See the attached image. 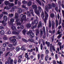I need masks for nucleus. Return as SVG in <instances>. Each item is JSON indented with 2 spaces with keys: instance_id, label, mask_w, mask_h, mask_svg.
<instances>
[{
  "instance_id": "obj_16",
  "label": "nucleus",
  "mask_w": 64,
  "mask_h": 64,
  "mask_svg": "<svg viewBox=\"0 0 64 64\" xmlns=\"http://www.w3.org/2000/svg\"><path fill=\"white\" fill-rule=\"evenodd\" d=\"M36 36H38V34H39V30L37 29L36 30Z\"/></svg>"
},
{
  "instance_id": "obj_30",
  "label": "nucleus",
  "mask_w": 64,
  "mask_h": 64,
  "mask_svg": "<svg viewBox=\"0 0 64 64\" xmlns=\"http://www.w3.org/2000/svg\"><path fill=\"white\" fill-rule=\"evenodd\" d=\"M48 9H50L52 8V5L51 4H48Z\"/></svg>"
},
{
  "instance_id": "obj_5",
  "label": "nucleus",
  "mask_w": 64,
  "mask_h": 64,
  "mask_svg": "<svg viewBox=\"0 0 64 64\" xmlns=\"http://www.w3.org/2000/svg\"><path fill=\"white\" fill-rule=\"evenodd\" d=\"M28 35H30V38H33L35 36L34 35V34L33 32H32L31 30H30L27 34Z\"/></svg>"
},
{
  "instance_id": "obj_2",
  "label": "nucleus",
  "mask_w": 64,
  "mask_h": 64,
  "mask_svg": "<svg viewBox=\"0 0 64 64\" xmlns=\"http://www.w3.org/2000/svg\"><path fill=\"white\" fill-rule=\"evenodd\" d=\"M20 18L21 19L22 22H23V21H27L26 15H23V14H22L20 15Z\"/></svg>"
},
{
  "instance_id": "obj_31",
  "label": "nucleus",
  "mask_w": 64,
  "mask_h": 64,
  "mask_svg": "<svg viewBox=\"0 0 64 64\" xmlns=\"http://www.w3.org/2000/svg\"><path fill=\"white\" fill-rule=\"evenodd\" d=\"M13 5H14V4L13 3H11L10 2V4L8 5L10 8L11 7H12V6H13Z\"/></svg>"
},
{
  "instance_id": "obj_46",
  "label": "nucleus",
  "mask_w": 64,
  "mask_h": 64,
  "mask_svg": "<svg viewBox=\"0 0 64 64\" xmlns=\"http://www.w3.org/2000/svg\"><path fill=\"white\" fill-rule=\"evenodd\" d=\"M14 62V64H17V60L15 59L14 61H13Z\"/></svg>"
},
{
  "instance_id": "obj_23",
  "label": "nucleus",
  "mask_w": 64,
  "mask_h": 64,
  "mask_svg": "<svg viewBox=\"0 0 64 64\" xmlns=\"http://www.w3.org/2000/svg\"><path fill=\"white\" fill-rule=\"evenodd\" d=\"M42 25V23H41V21H40L38 26V28H40V27H41Z\"/></svg>"
},
{
  "instance_id": "obj_63",
  "label": "nucleus",
  "mask_w": 64,
  "mask_h": 64,
  "mask_svg": "<svg viewBox=\"0 0 64 64\" xmlns=\"http://www.w3.org/2000/svg\"><path fill=\"white\" fill-rule=\"evenodd\" d=\"M21 29H24V26L23 25H21L20 26Z\"/></svg>"
},
{
  "instance_id": "obj_33",
  "label": "nucleus",
  "mask_w": 64,
  "mask_h": 64,
  "mask_svg": "<svg viewBox=\"0 0 64 64\" xmlns=\"http://www.w3.org/2000/svg\"><path fill=\"white\" fill-rule=\"evenodd\" d=\"M22 40L23 42H26V43H27V42H28V41L27 40H26L23 38H22Z\"/></svg>"
},
{
  "instance_id": "obj_12",
  "label": "nucleus",
  "mask_w": 64,
  "mask_h": 64,
  "mask_svg": "<svg viewBox=\"0 0 64 64\" xmlns=\"http://www.w3.org/2000/svg\"><path fill=\"white\" fill-rule=\"evenodd\" d=\"M4 20L5 22H6L7 20V17L6 16H4L3 17Z\"/></svg>"
},
{
  "instance_id": "obj_58",
  "label": "nucleus",
  "mask_w": 64,
  "mask_h": 64,
  "mask_svg": "<svg viewBox=\"0 0 64 64\" xmlns=\"http://www.w3.org/2000/svg\"><path fill=\"white\" fill-rule=\"evenodd\" d=\"M36 27H37V26L36 25L33 26L32 27V29H34V28H36Z\"/></svg>"
},
{
  "instance_id": "obj_43",
  "label": "nucleus",
  "mask_w": 64,
  "mask_h": 64,
  "mask_svg": "<svg viewBox=\"0 0 64 64\" xmlns=\"http://www.w3.org/2000/svg\"><path fill=\"white\" fill-rule=\"evenodd\" d=\"M62 22V19H61V18H60V20H59V25H60L61 24Z\"/></svg>"
},
{
  "instance_id": "obj_42",
  "label": "nucleus",
  "mask_w": 64,
  "mask_h": 64,
  "mask_svg": "<svg viewBox=\"0 0 64 64\" xmlns=\"http://www.w3.org/2000/svg\"><path fill=\"white\" fill-rule=\"evenodd\" d=\"M24 48H25V45H23L22 46L20 49L21 50H23V49H24Z\"/></svg>"
},
{
  "instance_id": "obj_13",
  "label": "nucleus",
  "mask_w": 64,
  "mask_h": 64,
  "mask_svg": "<svg viewBox=\"0 0 64 64\" xmlns=\"http://www.w3.org/2000/svg\"><path fill=\"white\" fill-rule=\"evenodd\" d=\"M41 16L42 18V19H44V16H45V15L44 14V12H42L41 13Z\"/></svg>"
},
{
  "instance_id": "obj_45",
  "label": "nucleus",
  "mask_w": 64,
  "mask_h": 64,
  "mask_svg": "<svg viewBox=\"0 0 64 64\" xmlns=\"http://www.w3.org/2000/svg\"><path fill=\"white\" fill-rule=\"evenodd\" d=\"M10 53V52H6V54L5 56H6V57H7V56H8V55H9V54Z\"/></svg>"
},
{
  "instance_id": "obj_10",
  "label": "nucleus",
  "mask_w": 64,
  "mask_h": 64,
  "mask_svg": "<svg viewBox=\"0 0 64 64\" xmlns=\"http://www.w3.org/2000/svg\"><path fill=\"white\" fill-rule=\"evenodd\" d=\"M58 44L59 45V46L60 47V50H62V43L59 42L58 43Z\"/></svg>"
},
{
  "instance_id": "obj_7",
  "label": "nucleus",
  "mask_w": 64,
  "mask_h": 64,
  "mask_svg": "<svg viewBox=\"0 0 64 64\" xmlns=\"http://www.w3.org/2000/svg\"><path fill=\"white\" fill-rule=\"evenodd\" d=\"M33 9H34V11H36L37 10V6L36 5H33L32 6Z\"/></svg>"
},
{
  "instance_id": "obj_47",
  "label": "nucleus",
  "mask_w": 64,
  "mask_h": 64,
  "mask_svg": "<svg viewBox=\"0 0 64 64\" xmlns=\"http://www.w3.org/2000/svg\"><path fill=\"white\" fill-rule=\"evenodd\" d=\"M36 1L38 2V4H40V5H42L41 3V2H40V1H39V0H37Z\"/></svg>"
},
{
  "instance_id": "obj_25",
  "label": "nucleus",
  "mask_w": 64,
  "mask_h": 64,
  "mask_svg": "<svg viewBox=\"0 0 64 64\" xmlns=\"http://www.w3.org/2000/svg\"><path fill=\"white\" fill-rule=\"evenodd\" d=\"M32 5V2L31 1H29L28 3V6H30Z\"/></svg>"
},
{
  "instance_id": "obj_14",
  "label": "nucleus",
  "mask_w": 64,
  "mask_h": 64,
  "mask_svg": "<svg viewBox=\"0 0 64 64\" xmlns=\"http://www.w3.org/2000/svg\"><path fill=\"white\" fill-rule=\"evenodd\" d=\"M30 13L32 14V15L33 16H34V12H33V10L32 9L30 10Z\"/></svg>"
},
{
  "instance_id": "obj_52",
  "label": "nucleus",
  "mask_w": 64,
  "mask_h": 64,
  "mask_svg": "<svg viewBox=\"0 0 64 64\" xmlns=\"http://www.w3.org/2000/svg\"><path fill=\"white\" fill-rule=\"evenodd\" d=\"M7 33L8 34H11V31L9 30L8 31V32H7Z\"/></svg>"
},
{
  "instance_id": "obj_35",
  "label": "nucleus",
  "mask_w": 64,
  "mask_h": 64,
  "mask_svg": "<svg viewBox=\"0 0 64 64\" xmlns=\"http://www.w3.org/2000/svg\"><path fill=\"white\" fill-rule=\"evenodd\" d=\"M48 57H49V56L48 55L46 56L45 58V60L46 61H47Z\"/></svg>"
},
{
  "instance_id": "obj_49",
  "label": "nucleus",
  "mask_w": 64,
  "mask_h": 64,
  "mask_svg": "<svg viewBox=\"0 0 64 64\" xmlns=\"http://www.w3.org/2000/svg\"><path fill=\"white\" fill-rule=\"evenodd\" d=\"M12 43H13L14 45V46H16V45H17V42H15Z\"/></svg>"
},
{
  "instance_id": "obj_17",
  "label": "nucleus",
  "mask_w": 64,
  "mask_h": 64,
  "mask_svg": "<svg viewBox=\"0 0 64 64\" xmlns=\"http://www.w3.org/2000/svg\"><path fill=\"white\" fill-rule=\"evenodd\" d=\"M28 41H29V42H30L32 43H34V40L33 39H30V38H29V39L28 40Z\"/></svg>"
},
{
  "instance_id": "obj_37",
  "label": "nucleus",
  "mask_w": 64,
  "mask_h": 64,
  "mask_svg": "<svg viewBox=\"0 0 64 64\" xmlns=\"http://www.w3.org/2000/svg\"><path fill=\"white\" fill-rule=\"evenodd\" d=\"M45 10L46 11L48 12V9H49V8L48 6H45Z\"/></svg>"
},
{
  "instance_id": "obj_54",
  "label": "nucleus",
  "mask_w": 64,
  "mask_h": 64,
  "mask_svg": "<svg viewBox=\"0 0 64 64\" xmlns=\"http://www.w3.org/2000/svg\"><path fill=\"white\" fill-rule=\"evenodd\" d=\"M28 52H27L25 54V57L26 58V57H28Z\"/></svg>"
},
{
  "instance_id": "obj_56",
  "label": "nucleus",
  "mask_w": 64,
  "mask_h": 64,
  "mask_svg": "<svg viewBox=\"0 0 64 64\" xmlns=\"http://www.w3.org/2000/svg\"><path fill=\"white\" fill-rule=\"evenodd\" d=\"M52 6L53 7L55 8L56 7V5L54 3H52Z\"/></svg>"
},
{
  "instance_id": "obj_34",
  "label": "nucleus",
  "mask_w": 64,
  "mask_h": 64,
  "mask_svg": "<svg viewBox=\"0 0 64 64\" xmlns=\"http://www.w3.org/2000/svg\"><path fill=\"white\" fill-rule=\"evenodd\" d=\"M10 21L11 23H13L14 22V19L13 18H11L10 20Z\"/></svg>"
},
{
  "instance_id": "obj_32",
  "label": "nucleus",
  "mask_w": 64,
  "mask_h": 64,
  "mask_svg": "<svg viewBox=\"0 0 64 64\" xmlns=\"http://www.w3.org/2000/svg\"><path fill=\"white\" fill-rule=\"evenodd\" d=\"M46 45H47L48 47H49L50 44L49 42H48L47 41H46Z\"/></svg>"
},
{
  "instance_id": "obj_59",
  "label": "nucleus",
  "mask_w": 64,
  "mask_h": 64,
  "mask_svg": "<svg viewBox=\"0 0 64 64\" xmlns=\"http://www.w3.org/2000/svg\"><path fill=\"white\" fill-rule=\"evenodd\" d=\"M21 5V2H18V7H20Z\"/></svg>"
},
{
  "instance_id": "obj_11",
  "label": "nucleus",
  "mask_w": 64,
  "mask_h": 64,
  "mask_svg": "<svg viewBox=\"0 0 64 64\" xmlns=\"http://www.w3.org/2000/svg\"><path fill=\"white\" fill-rule=\"evenodd\" d=\"M52 44H50V49L51 52H53V51H52Z\"/></svg>"
},
{
  "instance_id": "obj_9",
  "label": "nucleus",
  "mask_w": 64,
  "mask_h": 64,
  "mask_svg": "<svg viewBox=\"0 0 64 64\" xmlns=\"http://www.w3.org/2000/svg\"><path fill=\"white\" fill-rule=\"evenodd\" d=\"M18 7L17 6H15L14 8H12V10H10V12H12V11L14 12V11H15V10H14V9H17L18 8Z\"/></svg>"
},
{
  "instance_id": "obj_62",
  "label": "nucleus",
  "mask_w": 64,
  "mask_h": 64,
  "mask_svg": "<svg viewBox=\"0 0 64 64\" xmlns=\"http://www.w3.org/2000/svg\"><path fill=\"white\" fill-rule=\"evenodd\" d=\"M3 16V14H0V19H1L2 18V17Z\"/></svg>"
},
{
  "instance_id": "obj_29",
  "label": "nucleus",
  "mask_w": 64,
  "mask_h": 64,
  "mask_svg": "<svg viewBox=\"0 0 64 64\" xmlns=\"http://www.w3.org/2000/svg\"><path fill=\"white\" fill-rule=\"evenodd\" d=\"M15 18L16 19L18 18V14L17 13H16L15 14Z\"/></svg>"
},
{
  "instance_id": "obj_22",
  "label": "nucleus",
  "mask_w": 64,
  "mask_h": 64,
  "mask_svg": "<svg viewBox=\"0 0 64 64\" xmlns=\"http://www.w3.org/2000/svg\"><path fill=\"white\" fill-rule=\"evenodd\" d=\"M31 26L30 24H27L26 25V27L28 28H30Z\"/></svg>"
},
{
  "instance_id": "obj_38",
  "label": "nucleus",
  "mask_w": 64,
  "mask_h": 64,
  "mask_svg": "<svg viewBox=\"0 0 64 64\" xmlns=\"http://www.w3.org/2000/svg\"><path fill=\"white\" fill-rule=\"evenodd\" d=\"M62 36V34H59L57 37V38H58V39H59L61 37V36Z\"/></svg>"
},
{
  "instance_id": "obj_21",
  "label": "nucleus",
  "mask_w": 64,
  "mask_h": 64,
  "mask_svg": "<svg viewBox=\"0 0 64 64\" xmlns=\"http://www.w3.org/2000/svg\"><path fill=\"white\" fill-rule=\"evenodd\" d=\"M4 3L6 5H8L10 3H9V1H5L4 2Z\"/></svg>"
},
{
  "instance_id": "obj_61",
  "label": "nucleus",
  "mask_w": 64,
  "mask_h": 64,
  "mask_svg": "<svg viewBox=\"0 0 64 64\" xmlns=\"http://www.w3.org/2000/svg\"><path fill=\"white\" fill-rule=\"evenodd\" d=\"M18 59H21L22 58V55H20V56H18Z\"/></svg>"
},
{
  "instance_id": "obj_18",
  "label": "nucleus",
  "mask_w": 64,
  "mask_h": 64,
  "mask_svg": "<svg viewBox=\"0 0 64 64\" xmlns=\"http://www.w3.org/2000/svg\"><path fill=\"white\" fill-rule=\"evenodd\" d=\"M52 29H54L55 27V24L54 22L53 21L52 22Z\"/></svg>"
},
{
  "instance_id": "obj_4",
  "label": "nucleus",
  "mask_w": 64,
  "mask_h": 64,
  "mask_svg": "<svg viewBox=\"0 0 64 64\" xmlns=\"http://www.w3.org/2000/svg\"><path fill=\"white\" fill-rule=\"evenodd\" d=\"M11 57H10L9 58H8V61H6L5 62V64H9V62L10 64H12L13 62V60L12 59L11 60Z\"/></svg>"
},
{
  "instance_id": "obj_8",
  "label": "nucleus",
  "mask_w": 64,
  "mask_h": 64,
  "mask_svg": "<svg viewBox=\"0 0 64 64\" xmlns=\"http://www.w3.org/2000/svg\"><path fill=\"white\" fill-rule=\"evenodd\" d=\"M0 23H1L2 24H3L4 26H6V22L4 20L2 21L0 20Z\"/></svg>"
},
{
  "instance_id": "obj_1",
  "label": "nucleus",
  "mask_w": 64,
  "mask_h": 64,
  "mask_svg": "<svg viewBox=\"0 0 64 64\" xmlns=\"http://www.w3.org/2000/svg\"><path fill=\"white\" fill-rule=\"evenodd\" d=\"M11 28L12 30H14V31H13L12 32V34H17L18 35L19 34V33L17 32H16V30L17 29H16V28L15 26H14L13 25H12L11 27Z\"/></svg>"
},
{
  "instance_id": "obj_48",
  "label": "nucleus",
  "mask_w": 64,
  "mask_h": 64,
  "mask_svg": "<svg viewBox=\"0 0 64 64\" xmlns=\"http://www.w3.org/2000/svg\"><path fill=\"white\" fill-rule=\"evenodd\" d=\"M16 25H17V26H18L19 25V26H20V25H21V23H20V22H18L17 23H16Z\"/></svg>"
},
{
  "instance_id": "obj_50",
  "label": "nucleus",
  "mask_w": 64,
  "mask_h": 64,
  "mask_svg": "<svg viewBox=\"0 0 64 64\" xmlns=\"http://www.w3.org/2000/svg\"><path fill=\"white\" fill-rule=\"evenodd\" d=\"M40 54H38V60L40 59Z\"/></svg>"
},
{
  "instance_id": "obj_41",
  "label": "nucleus",
  "mask_w": 64,
  "mask_h": 64,
  "mask_svg": "<svg viewBox=\"0 0 64 64\" xmlns=\"http://www.w3.org/2000/svg\"><path fill=\"white\" fill-rule=\"evenodd\" d=\"M50 16L51 18H53V17H55V15L53 13L51 14H50Z\"/></svg>"
},
{
  "instance_id": "obj_64",
  "label": "nucleus",
  "mask_w": 64,
  "mask_h": 64,
  "mask_svg": "<svg viewBox=\"0 0 64 64\" xmlns=\"http://www.w3.org/2000/svg\"><path fill=\"white\" fill-rule=\"evenodd\" d=\"M62 16L64 17V10H62Z\"/></svg>"
},
{
  "instance_id": "obj_6",
  "label": "nucleus",
  "mask_w": 64,
  "mask_h": 64,
  "mask_svg": "<svg viewBox=\"0 0 64 64\" xmlns=\"http://www.w3.org/2000/svg\"><path fill=\"white\" fill-rule=\"evenodd\" d=\"M44 14H45V18L44 20V23L46 24V23H47L46 20H47V19L48 18L49 16L48 15V13H47L46 11H44Z\"/></svg>"
},
{
  "instance_id": "obj_40",
  "label": "nucleus",
  "mask_w": 64,
  "mask_h": 64,
  "mask_svg": "<svg viewBox=\"0 0 64 64\" xmlns=\"http://www.w3.org/2000/svg\"><path fill=\"white\" fill-rule=\"evenodd\" d=\"M26 32V30L25 29H24L22 31V33L24 35H25Z\"/></svg>"
},
{
  "instance_id": "obj_19",
  "label": "nucleus",
  "mask_w": 64,
  "mask_h": 64,
  "mask_svg": "<svg viewBox=\"0 0 64 64\" xmlns=\"http://www.w3.org/2000/svg\"><path fill=\"white\" fill-rule=\"evenodd\" d=\"M26 15L28 17H30L31 16V14L30 11H28L26 12Z\"/></svg>"
},
{
  "instance_id": "obj_44",
  "label": "nucleus",
  "mask_w": 64,
  "mask_h": 64,
  "mask_svg": "<svg viewBox=\"0 0 64 64\" xmlns=\"http://www.w3.org/2000/svg\"><path fill=\"white\" fill-rule=\"evenodd\" d=\"M52 50L54 51H55V48H54V45H52Z\"/></svg>"
},
{
  "instance_id": "obj_26",
  "label": "nucleus",
  "mask_w": 64,
  "mask_h": 64,
  "mask_svg": "<svg viewBox=\"0 0 64 64\" xmlns=\"http://www.w3.org/2000/svg\"><path fill=\"white\" fill-rule=\"evenodd\" d=\"M20 49H21V48L19 47H16V50L17 52H18V51H19L20 50Z\"/></svg>"
},
{
  "instance_id": "obj_15",
  "label": "nucleus",
  "mask_w": 64,
  "mask_h": 64,
  "mask_svg": "<svg viewBox=\"0 0 64 64\" xmlns=\"http://www.w3.org/2000/svg\"><path fill=\"white\" fill-rule=\"evenodd\" d=\"M34 12L36 14H37V15H38V16H40V15L39 14V12H40L38 10H34Z\"/></svg>"
},
{
  "instance_id": "obj_36",
  "label": "nucleus",
  "mask_w": 64,
  "mask_h": 64,
  "mask_svg": "<svg viewBox=\"0 0 64 64\" xmlns=\"http://www.w3.org/2000/svg\"><path fill=\"white\" fill-rule=\"evenodd\" d=\"M0 33L1 35H3L4 34V30H2L0 32Z\"/></svg>"
},
{
  "instance_id": "obj_39",
  "label": "nucleus",
  "mask_w": 64,
  "mask_h": 64,
  "mask_svg": "<svg viewBox=\"0 0 64 64\" xmlns=\"http://www.w3.org/2000/svg\"><path fill=\"white\" fill-rule=\"evenodd\" d=\"M35 24H37L38 23V21L37 20H35L34 22Z\"/></svg>"
},
{
  "instance_id": "obj_27",
  "label": "nucleus",
  "mask_w": 64,
  "mask_h": 64,
  "mask_svg": "<svg viewBox=\"0 0 64 64\" xmlns=\"http://www.w3.org/2000/svg\"><path fill=\"white\" fill-rule=\"evenodd\" d=\"M56 26L57 27H58V25H59V24L58 22V21L57 20H56Z\"/></svg>"
},
{
  "instance_id": "obj_24",
  "label": "nucleus",
  "mask_w": 64,
  "mask_h": 64,
  "mask_svg": "<svg viewBox=\"0 0 64 64\" xmlns=\"http://www.w3.org/2000/svg\"><path fill=\"white\" fill-rule=\"evenodd\" d=\"M52 26V24H51V20H49V28H51Z\"/></svg>"
},
{
  "instance_id": "obj_51",
  "label": "nucleus",
  "mask_w": 64,
  "mask_h": 64,
  "mask_svg": "<svg viewBox=\"0 0 64 64\" xmlns=\"http://www.w3.org/2000/svg\"><path fill=\"white\" fill-rule=\"evenodd\" d=\"M3 54V52L1 51V49H0V58L1 57L0 56H1V54Z\"/></svg>"
},
{
  "instance_id": "obj_53",
  "label": "nucleus",
  "mask_w": 64,
  "mask_h": 64,
  "mask_svg": "<svg viewBox=\"0 0 64 64\" xmlns=\"http://www.w3.org/2000/svg\"><path fill=\"white\" fill-rule=\"evenodd\" d=\"M13 44H10L8 45V46L10 47H13Z\"/></svg>"
},
{
  "instance_id": "obj_3",
  "label": "nucleus",
  "mask_w": 64,
  "mask_h": 64,
  "mask_svg": "<svg viewBox=\"0 0 64 64\" xmlns=\"http://www.w3.org/2000/svg\"><path fill=\"white\" fill-rule=\"evenodd\" d=\"M16 38V36H13L12 37H10L9 38V39L10 40V42L11 43H12L14 42H16V39H15Z\"/></svg>"
},
{
  "instance_id": "obj_28",
  "label": "nucleus",
  "mask_w": 64,
  "mask_h": 64,
  "mask_svg": "<svg viewBox=\"0 0 64 64\" xmlns=\"http://www.w3.org/2000/svg\"><path fill=\"white\" fill-rule=\"evenodd\" d=\"M38 10L40 12H41V11H42L41 8L40 6H38Z\"/></svg>"
},
{
  "instance_id": "obj_20",
  "label": "nucleus",
  "mask_w": 64,
  "mask_h": 64,
  "mask_svg": "<svg viewBox=\"0 0 64 64\" xmlns=\"http://www.w3.org/2000/svg\"><path fill=\"white\" fill-rule=\"evenodd\" d=\"M18 13H21V12H22V10L20 8H19L18 9Z\"/></svg>"
},
{
  "instance_id": "obj_55",
  "label": "nucleus",
  "mask_w": 64,
  "mask_h": 64,
  "mask_svg": "<svg viewBox=\"0 0 64 64\" xmlns=\"http://www.w3.org/2000/svg\"><path fill=\"white\" fill-rule=\"evenodd\" d=\"M49 53V51L48 50H46V54H48Z\"/></svg>"
},
{
  "instance_id": "obj_60",
  "label": "nucleus",
  "mask_w": 64,
  "mask_h": 64,
  "mask_svg": "<svg viewBox=\"0 0 64 64\" xmlns=\"http://www.w3.org/2000/svg\"><path fill=\"white\" fill-rule=\"evenodd\" d=\"M22 8L26 9V6H24V4H23L22 5Z\"/></svg>"
},
{
  "instance_id": "obj_57",
  "label": "nucleus",
  "mask_w": 64,
  "mask_h": 64,
  "mask_svg": "<svg viewBox=\"0 0 64 64\" xmlns=\"http://www.w3.org/2000/svg\"><path fill=\"white\" fill-rule=\"evenodd\" d=\"M9 16H10V18H12L13 16V14H9Z\"/></svg>"
}]
</instances>
